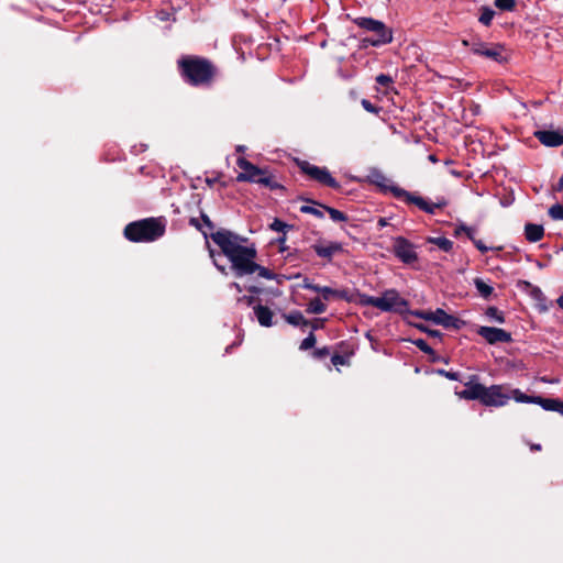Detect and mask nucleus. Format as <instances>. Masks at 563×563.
<instances>
[{"label": "nucleus", "instance_id": "11", "mask_svg": "<svg viewBox=\"0 0 563 563\" xmlns=\"http://www.w3.org/2000/svg\"><path fill=\"white\" fill-rule=\"evenodd\" d=\"M471 51L476 54L484 56L486 58L493 59L495 62L501 63L504 60L503 57V46L500 45H488L484 42H473L471 44Z\"/></svg>", "mask_w": 563, "mask_h": 563}, {"label": "nucleus", "instance_id": "13", "mask_svg": "<svg viewBox=\"0 0 563 563\" xmlns=\"http://www.w3.org/2000/svg\"><path fill=\"white\" fill-rule=\"evenodd\" d=\"M533 135L544 146L558 147L563 145V130H538Z\"/></svg>", "mask_w": 563, "mask_h": 563}, {"label": "nucleus", "instance_id": "10", "mask_svg": "<svg viewBox=\"0 0 563 563\" xmlns=\"http://www.w3.org/2000/svg\"><path fill=\"white\" fill-rule=\"evenodd\" d=\"M393 249L395 255L406 264L413 263L418 257L415 246L405 238H396Z\"/></svg>", "mask_w": 563, "mask_h": 563}, {"label": "nucleus", "instance_id": "54", "mask_svg": "<svg viewBox=\"0 0 563 563\" xmlns=\"http://www.w3.org/2000/svg\"><path fill=\"white\" fill-rule=\"evenodd\" d=\"M531 450L539 451V450H541V445H540V444H533V445L531 446Z\"/></svg>", "mask_w": 563, "mask_h": 563}, {"label": "nucleus", "instance_id": "9", "mask_svg": "<svg viewBox=\"0 0 563 563\" xmlns=\"http://www.w3.org/2000/svg\"><path fill=\"white\" fill-rule=\"evenodd\" d=\"M510 395L505 391L503 385H492L484 388L482 404L489 407H503L507 405Z\"/></svg>", "mask_w": 563, "mask_h": 563}, {"label": "nucleus", "instance_id": "28", "mask_svg": "<svg viewBox=\"0 0 563 563\" xmlns=\"http://www.w3.org/2000/svg\"><path fill=\"white\" fill-rule=\"evenodd\" d=\"M494 3L504 11H512L516 8V0H495Z\"/></svg>", "mask_w": 563, "mask_h": 563}, {"label": "nucleus", "instance_id": "4", "mask_svg": "<svg viewBox=\"0 0 563 563\" xmlns=\"http://www.w3.org/2000/svg\"><path fill=\"white\" fill-rule=\"evenodd\" d=\"M239 168L242 170L238 176V181H249L261 184L271 189H276L279 187L277 181L273 178V176L265 169H261L257 166L253 165L251 162L245 159L244 157H239L236 161Z\"/></svg>", "mask_w": 563, "mask_h": 563}, {"label": "nucleus", "instance_id": "3", "mask_svg": "<svg viewBox=\"0 0 563 563\" xmlns=\"http://www.w3.org/2000/svg\"><path fill=\"white\" fill-rule=\"evenodd\" d=\"M164 232V223L153 218L132 222L124 229L125 238L133 242H152L161 238Z\"/></svg>", "mask_w": 563, "mask_h": 563}, {"label": "nucleus", "instance_id": "26", "mask_svg": "<svg viewBox=\"0 0 563 563\" xmlns=\"http://www.w3.org/2000/svg\"><path fill=\"white\" fill-rule=\"evenodd\" d=\"M494 15H495L494 10H492V9H490V8H488V7H483V8L481 9V15H479L478 21H479L482 24H484V25L488 26V25H490V23H492V21H493V19H494Z\"/></svg>", "mask_w": 563, "mask_h": 563}, {"label": "nucleus", "instance_id": "19", "mask_svg": "<svg viewBox=\"0 0 563 563\" xmlns=\"http://www.w3.org/2000/svg\"><path fill=\"white\" fill-rule=\"evenodd\" d=\"M372 181L385 190L390 191V187H396L391 184L390 179L387 178L382 172L375 170L371 174Z\"/></svg>", "mask_w": 563, "mask_h": 563}, {"label": "nucleus", "instance_id": "36", "mask_svg": "<svg viewBox=\"0 0 563 563\" xmlns=\"http://www.w3.org/2000/svg\"><path fill=\"white\" fill-rule=\"evenodd\" d=\"M464 232L471 240H474L475 230L473 228L466 227L464 224L456 228V234Z\"/></svg>", "mask_w": 563, "mask_h": 563}, {"label": "nucleus", "instance_id": "46", "mask_svg": "<svg viewBox=\"0 0 563 563\" xmlns=\"http://www.w3.org/2000/svg\"><path fill=\"white\" fill-rule=\"evenodd\" d=\"M210 256L213 258V262H214V265L217 266V268L222 272V273H225V267L222 266V265H219L217 260L214 258V252L213 251H210Z\"/></svg>", "mask_w": 563, "mask_h": 563}, {"label": "nucleus", "instance_id": "20", "mask_svg": "<svg viewBox=\"0 0 563 563\" xmlns=\"http://www.w3.org/2000/svg\"><path fill=\"white\" fill-rule=\"evenodd\" d=\"M284 318L289 324L295 327H306L309 324V321L300 311H292L288 314H285Z\"/></svg>", "mask_w": 563, "mask_h": 563}, {"label": "nucleus", "instance_id": "24", "mask_svg": "<svg viewBox=\"0 0 563 563\" xmlns=\"http://www.w3.org/2000/svg\"><path fill=\"white\" fill-rule=\"evenodd\" d=\"M327 310V305L321 301L320 298L312 299L307 307L308 313L320 314Z\"/></svg>", "mask_w": 563, "mask_h": 563}, {"label": "nucleus", "instance_id": "43", "mask_svg": "<svg viewBox=\"0 0 563 563\" xmlns=\"http://www.w3.org/2000/svg\"><path fill=\"white\" fill-rule=\"evenodd\" d=\"M472 241L475 244V246L477 247V250L481 251L482 253H485L488 251V247L481 240H476L474 238V240H472Z\"/></svg>", "mask_w": 563, "mask_h": 563}, {"label": "nucleus", "instance_id": "44", "mask_svg": "<svg viewBox=\"0 0 563 563\" xmlns=\"http://www.w3.org/2000/svg\"><path fill=\"white\" fill-rule=\"evenodd\" d=\"M419 329H421L422 331H426L430 336H433V338H439L441 335L440 331H438V330H429L421 325H419Z\"/></svg>", "mask_w": 563, "mask_h": 563}, {"label": "nucleus", "instance_id": "37", "mask_svg": "<svg viewBox=\"0 0 563 563\" xmlns=\"http://www.w3.org/2000/svg\"><path fill=\"white\" fill-rule=\"evenodd\" d=\"M415 344L422 352H424V353H432V349L428 345V343L424 340L418 339V340L415 341Z\"/></svg>", "mask_w": 563, "mask_h": 563}, {"label": "nucleus", "instance_id": "14", "mask_svg": "<svg viewBox=\"0 0 563 563\" xmlns=\"http://www.w3.org/2000/svg\"><path fill=\"white\" fill-rule=\"evenodd\" d=\"M312 249L318 256L331 260L335 253L342 251V245L339 242H328L314 244Z\"/></svg>", "mask_w": 563, "mask_h": 563}, {"label": "nucleus", "instance_id": "18", "mask_svg": "<svg viewBox=\"0 0 563 563\" xmlns=\"http://www.w3.org/2000/svg\"><path fill=\"white\" fill-rule=\"evenodd\" d=\"M525 234H526V239L529 242L534 243V242L540 241L543 238L544 229L540 224L528 223L525 227Z\"/></svg>", "mask_w": 563, "mask_h": 563}, {"label": "nucleus", "instance_id": "22", "mask_svg": "<svg viewBox=\"0 0 563 563\" xmlns=\"http://www.w3.org/2000/svg\"><path fill=\"white\" fill-rule=\"evenodd\" d=\"M536 405L541 406L544 410L555 411L559 406V399L553 398H542L540 396H536Z\"/></svg>", "mask_w": 563, "mask_h": 563}, {"label": "nucleus", "instance_id": "45", "mask_svg": "<svg viewBox=\"0 0 563 563\" xmlns=\"http://www.w3.org/2000/svg\"><path fill=\"white\" fill-rule=\"evenodd\" d=\"M440 373L451 380H457V373L446 371H440Z\"/></svg>", "mask_w": 563, "mask_h": 563}, {"label": "nucleus", "instance_id": "49", "mask_svg": "<svg viewBox=\"0 0 563 563\" xmlns=\"http://www.w3.org/2000/svg\"><path fill=\"white\" fill-rule=\"evenodd\" d=\"M556 190H559V191L563 190V175L559 179Z\"/></svg>", "mask_w": 563, "mask_h": 563}, {"label": "nucleus", "instance_id": "15", "mask_svg": "<svg viewBox=\"0 0 563 563\" xmlns=\"http://www.w3.org/2000/svg\"><path fill=\"white\" fill-rule=\"evenodd\" d=\"M433 323L443 325L444 328H460V320L448 314L443 309L438 308L433 311Z\"/></svg>", "mask_w": 563, "mask_h": 563}, {"label": "nucleus", "instance_id": "29", "mask_svg": "<svg viewBox=\"0 0 563 563\" xmlns=\"http://www.w3.org/2000/svg\"><path fill=\"white\" fill-rule=\"evenodd\" d=\"M319 294H321L325 300H329L333 296L343 297L341 291L334 290L328 286H321Z\"/></svg>", "mask_w": 563, "mask_h": 563}, {"label": "nucleus", "instance_id": "7", "mask_svg": "<svg viewBox=\"0 0 563 563\" xmlns=\"http://www.w3.org/2000/svg\"><path fill=\"white\" fill-rule=\"evenodd\" d=\"M390 192L395 198L406 202L416 205L419 209L427 213L434 214L435 210L446 205L445 200H439L438 202H429L421 196L409 192L400 187H390Z\"/></svg>", "mask_w": 563, "mask_h": 563}, {"label": "nucleus", "instance_id": "35", "mask_svg": "<svg viewBox=\"0 0 563 563\" xmlns=\"http://www.w3.org/2000/svg\"><path fill=\"white\" fill-rule=\"evenodd\" d=\"M361 104L362 107L364 108V110H366L367 112H371V113H375L377 114L379 112V109L377 107H375L369 100L367 99H362L361 101Z\"/></svg>", "mask_w": 563, "mask_h": 563}, {"label": "nucleus", "instance_id": "39", "mask_svg": "<svg viewBox=\"0 0 563 563\" xmlns=\"http://www.w3.org/2000/svg\"><path fill=\"white\" fill-rule=\"evenodd\" d=\"M286 227H287L286 223H284L283 221H280L278 219H275L273 221V223L271 224V229L276 232H283Z\"/></svg>", "mask_w": 563, "mask_h": 563}, {"label": "nucleus", "instance_id": "40", "mask_svg": "<svg viewBox=\"0 0 563 563\" xmlns=\"http://www.w3.org/2000/svg\"><path fill=\"white\" fill-rule=\"evenodd\" d=\"M376 81L382 86H388L393 80L388 75L380 74L376 77Z\"/></svg>", "mask_w": 563, "mask_h": 563}, {"label": "nucleus", "instance_id": "47", "mask_svg": "<svg viewBox=\"0 0 563 563\" xmlns=\"http://www.w3.org/2000/svg\"><path fill=\"white\" fill-rule=\"evenodd\" d=\"M322 325H323V319H317V320H314V322L312 323V329H313V330H317V329L322 328Z\"/></svg>", "mask_w": 563, "mask_h": 563}, {"label": "nucleus", "instance_id": "42", "mask_svg": "<svg viewBox=\"0 0 563 563\" xmlns=\"http://www.w3.org/2000/svg\"><path fill=\"white\" fill-rule=\"evenodd\" d=\"M331 362L333 365L338 366V365H344L345 364V358L344 356L342 355H339V354H335L331 357Z\"/></svg>", "mask_w": 563, "mask_h": 563}, {"label": "nucleus", "instance_id": "57", "mask_svg": "<svg viewBox=\"0 0 563 563\" xmlns=\"http://www.w3.org/2000/svg\"><path fill=\"white\" fill-rule=\"evenodd\" d=\"M379 225H382V227L386 225V221H385V219H380V220H379Z\"/></svg>", "mask_w": 563, "mask_h": 563}, {"label": "nucleus", "instance_id": "33", "mask_svg": "<svg viewBox=\"0 0 563 563\" xmlns=\"http://www.w3.org/2000/svg\"><path fill=\"white\" fill-rule=\"evenodd\" d=\"M300 211L302 213H310L318 218H323V212L320 209L311 207V206H301Z\"/></svg>", "mask_w": 563, "mask_h": 563}, {"label": "nucleus", "instance_id": "56", "mask_svg": "<svg viewBox=\"0 0 563 563\" xmlns=\"http://www.w3.org/2000/svg\"><path fill=\"white\" fill-rule=\"evenodd\" d=\"M429 159H430L431 162H433V163H435V162H437V158H435V156H434V155H430V156H429Z\"/></svg>", "mask_w": 563, "mask_h": 563}, {"label": "nucleus", "instance_id": "16", "mask_svg": "<svg viewBox=\"0 0 563 563\" xmlns=\"http://www.w3.org/2000/svg\"><path fill=\"white\" fill-rule=\"evenodd\" d=\"M484 388L485 386L479 383L466 384V388L461 393V397L482 401Z\"/></svg>", "mask_w": 563, "mask_h": 563}, {"label": "nucleus", "instance_id": "25", "mask_svg": "<svg viewBox=\"0 0 563 563\" xmlns=\"http://www.w3.org/2000/svg\"><path fill=\"white\" fill-rule=\"evenodd\" d=\"M429 243L437 245L440 250L444 252H450L453 247V242L446 238H430Z\"/></svg>", "mask_w": 563, "mask_h": 563}, {"label": "nucleus", "instance_id": "31", "mask_svg": "<svg viewBox=\"0 0 563 563\" xmlns=\"http://www.w3.org/2000/svg\"><path fill=\"white\" fill-rule=\"evenodd\" d=\"M486 314L494 319L495 321H497L498 323H504L505 322V318H504V314L503 312H500L497 308L495 307H489L486 311Z\"/></svg>", "mask_w": 563, "mask_h": 563}, {"label": "nucleus", "instance_id": "34", "mask_svg": "<svg viewBox=\"0 0 563 563\" xmlns=\"http://www.w3.org/2000/svg\"><path fill=\"white\" fill-rule=\"evenodd\" d=\"M412 314L420 319L433 322V317H432L433 311H431V310H417V311H413Z\"/></svg>", "mask_w": 563, "mask_h": 563}, {"label": "nucleus", "instance_id": "5", "mask_svg": "<svg viewBox=\"0 0 563 563\" xmlns=\"http://www.w3.org/2000/svg\"><path fill=\"white\" fill-rule=\"evenodd\" d=\"M184 75L192 85L208 82L212 77L211 65L203 59L188 58L180 62Z\"/></svg>", "mask_w": 563, "mask_h": 563}, {"label": "nucleus", "instance_id": "52", "mask_svg": "<svg viewBox=\"0 0 563 563\" xmlns=\"http://www.w3.org/2000/svg\"><path fill=\"white\" fill-rule=\"evenodd\" d=\"M558 305L563 309V295L559 297Z\"/></svg>", "mask_w": 563, "mask_h": 563}, {"label": "nucleus", "instance_id": "55", "mask_svg": "<svg viewBox=\"0 0 563 563\" xmlns=\"http://www.w3.org/2000/svg\"><path fill=\"white\" fill-rule=\"evenodd\" d=\"M190 224L195 225V227H198V222L196 219H191L190 220Z\"/></svg>", "mask_w": 563, "mask_h": 563}, {"label": "nucleus", "instance_id": "6", "mask_svg": "<svg viewBox=\"0 0 563 563\" xmlns=\"http://www.w3.org/2000/svg\"><path fill=\"white\" fill-rule=\"evenodd\" d=\"M355 23L367 31L376 34L375 38H364L363 42L372 46H380L393 41V32L382 21L372 18H360Z\"/></svg>", "mask_w": 563, "mask_h": 563}, {"label": "nucleus", "instance_id": "48", "mask_svg": "<svg viewBox=\"0 0 563 563\" xmlns=\"http://www.w3.org/2000/svg\"><path fill=\"white\" fill-rule=\"evenodd\" d=\"M218 181V178L217 177H207L206 178V184L210 187H212Z\"/></svg>", "mask_w": 563, "mask_h": 563}, {"label": "nucleus", "instance_id": "53", "mask_svg": "<svg viewBox=\"0 0 563 563\" xmlns=\"http://www.w3.org/2000/svg\"><path fill=\"white\" fill-rule=\"evenodd\" d=\"M202 219L209 227H211V222L207 216H202Z\"/></svg>", "mask_w": 563, "mask_h": 563}, {"label": "nucleus", "instance_id": "27", "mask_svg": "<svg viewBox=\"0 0 563 563\" xmlns=\"http://www.w3.org/2000/svg\"><path fill=\"white\" fill-rule=\"evenodd\" d=\"M322 207L330 216V218L334 221V222H343V221H346V216L338 210V209H334V208H331V207H325V206H320Z\"/></svg>", "mask_w": 563, "mask_h": 563}, {"label": "nucleus", "instance_id": "32", "mask_svg": "<svg viewBox=\"0 0 563 563\" xmlns=\"http://www.w3.org/2000/svg\"><path fill=\"white\" fill-rule=\"evenodd\" d=\"M316 344V336L313 335V333H310L307 338H305L301 343H300V350H309L311 347H313Z\"/></svg>", "mask_w": 563, "mask_h": 563}, {"label": "nucleus", "instance_id": "38", "mask_svg": "<svg viewBox=\"0 0 563 563\" xmlns=\"http://www.w3.org/2000/svg\"><path fill=\"white\" fill-rule=\"evenodd\" d=\"M301 287H302L303 289L313 290V291H316V292H319V291H320V288H321V286H319V285H316V284L311 283V282H310L309 279H307V278L303 280V283H302Z\"/></svg>", "mask_w": 563, "mask_h": 563}, {"label": "nucleus", "instance_id": "50", "mask_svg": "<svg viewBox=\"0 0 563 563\" xmlns=\"http://www.w3.org/2000/svg\"><path fill=\"white\" fill-rule=\"evenodd\" d=\"M555 409L556 412L563 416V401L559 400V406Z\"/></svg>", "mask_w": 563, "mask_h": 563}, {"label": "nucleus", "instance_id": "58", "mask_svg": "<svg viewBox=\"0 0 563 563\" xmlns=\"http://www.w3.org/2000/svg\"><path fill=\"white\" fill-rule=\"evenodd\" d=\"M462 44H463L464 46H468V45H470V42H468L467 40H463V41H462Z\"/></svg>", "mask_w": 563, "mask_h": 563}, {"label": "nucleus", "instance_id": "51", "mask_svg": "<svg viewBox=\"0 0 563 563\" xmlns=\"http://www.w3.org/2000/svg\"><path fill=\"white\" fill-rule=\"evenodd\" d=\"M231 287H232V288H234V289H235L236 291H239V292H241V291H242V289H241V287H240V285H239L238 283H232V284H231Z\"/></svg>", "mask_w": 563, "mask_h": 563}, {"label": "nucleus", "instance_id": "1", "mask_svg": "<svg viewBox=\"0 0 563 563\" xmlns=\"http://www.w3.org/2000/svg\"><path fill=\"white\" fill-rule=\"evenodd\" d=\"M212 241L230 261L231 268L238 277L257 273L265 279H274L276 275L255 263L257 251L247 240L228 230H219L211 234Z\"/></svg>", "mask_w": 563, "mask_h": 563}, {"label": "nucleus", "instance_id": "23", "mask_svg": "<svg viewBox=\"0 0 563 563\" xmlns=\"http://www.w3.org/2000/svg\"><path fill=\"white\" fill-rule=\"evenodd\" d=\"M474 285H475L477 291L479 292V295L485 299H487L493 294V290H494L493 287L489 286L488 284H486L481 278H475Z\"/></svg>", "mask_w": 563, "mask_h": 563}, {"label": "nucleus", "instance_id": "12", "mask_svg": "<svg viewBox=\"0 0 563 563\" xmlns=\"http://www.w3.org/2000/svg\"><path fill=\"white\" fill-rule=\"evenodd\" d=\"M478 335L485 339L489 344L507 343L511 341V334L504 329L494 327H481L477 330Z\"/></svg>", "mask_w": 563, "mask_h": 563}, {"label": "nucleus", "instance_id": "41", "mask_svg": "<svg viewBox=\"0 0 563 563\" xmlns=\"http://www.w3.org/2000/svg\"><path fill=\"white\" fill-rule=\"evenodd\" d=\"M525 285H526L527 287H530V288H531V294H532V296H533L534 298L539 299V298L542 296V291H541V289H540V288L532 286V285H531L530 283H528V282H525Z\"/></svg>", "mask_w": 563, "mask_h": 563}, {"label": "nucleus", "instance_id": "21", "mask_svg": "<svg viewBox=\"0 0 563 563\" xmlns=\"http://www.w3.org/2000/svg\"><path fill=\"white\" fill-rule=\"evenodd\" d=\"M508 394L510 398L515 399L517 402L536 404V396H528L518 388L511 389Z\"/></svg>", "mask_w": 563, "mask_h": 563}, {"label": "nucleus", "instance_id": "2", "mask_svg": "<svg viewBox=\"0 0 563 563\" xmlns=\"http://www.w3.org/2000/svg\"><path fill=\"white\" fill-rule=\"evenodd\" d=\"M358 302L362 306L375 307L384 312L404 313L408 311L409 307L408 301L396 289H387L379 297L360 294Z\"/></svg>", "mask_w": 563, "mask_h": 563}, {"label": "nucleus", "instance_id": "30", "mask_svg": "<svg viewBox=\"0 0 563 563\" xmlns=\"http://www.w3.org/2000/svg\"><path fill=\"white\" fill-rule=\"evenodd\" d=\"M549 214L553 220H563V206L562 205H553L549 209Z\"/></svg>", "mask_w": 563, "mask_h": 563}, {"label": "nucleus", "instance_id": "17", "mask_svg": "<svg viewBox=\"0 0 563 563\" xmlns=\"http://www.w3.org/2000/svg\"><path fill=\"white\" fill-rule=\"evenodd\" d=\"M253 310H254V314L261 325H263V327L272 325L273 312L269 308L262 306V305H257L253 308Z\"/></svg>", "mask_w": 563, "mask_h": 563}, {"label": "nucleus", "instance_id": "8", "mask_svg": "<svg viewBox=\"0 0 563 563\" xmlns=\"http://www.w3.org/2000/svg\"><path fill=\"white\" fill-rule=\"evenodd\" d=\"M299 167L302 173L308 175L310 178L319 181L320 184L331 188L339 187V183L331 176V174L325 167H319L308 162H301L299 164Z\"/></svg>", "mask_w": 563, "mask_h": 563}]
</instances>
